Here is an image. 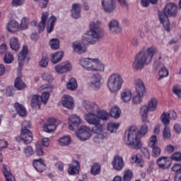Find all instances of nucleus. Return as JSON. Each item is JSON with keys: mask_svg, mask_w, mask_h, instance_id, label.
<instances>
[{"mask_svg": "<svg viewBox=\"0 0 181 181\" xmlns=\"http://www.w3.org/2000/svg\"><path fill=\"white\" fill-rule=\"evenodd\" d=\"M148 132L149 126L145 123L139 127V129L136 126H132L127 131L125 145L132 149H141L144 146L141 138L145 136Z\"/></svg>", "mask_w": 181, "mask_h": 181, "instance_id": "nucleus-1", "label": "nucleus"}, {"mask_svg": "<svg viewBox=\"0 0 181 181\" xmlns=\"http://www.w3.org/2000/svg\"><path fill=\"white\" fill-rule=\"evenodd\" d=\"M84 119L90 125H94L92 128V132L95 134L94 142L96 144L103 142L107 138V132H105V125L100 123L97 112H86L84 115Z\"/></svg>", "mask_w": 181, "mask_h": 181, "instance_id": "nucleus-2", "label": "nucleus"}, {"mask_svg": "<svg viewBox=\"0 0 181 181\" xmlns=\"http://www.w3.org/2000/svg\"><path fill=\"white\" fill-rule=\"evenodd\" d=\"M158 49L154 46L148 47L146 49H141L135 57L132 63V67L134 71H141L145 67V64H149L156 54Z\"/></svg>", "mask_w": 181, "mask_h": 181, "instance_id": "nucleus-3", "label": "nucleus"}, {"mask_svg": "<svg viewBox=\"0 0 181 181\" xmlns=\"http://www.w3.org/2000/svg\"><path fill=\"white\" fill-rule=\"evenodd\" d=\"M178 12L179 8L176 4L168 3L164 8L163 12H160L158 13V19L165 30L167 32H170V22L169 21V17L168 16H170V18H176Z\"/></svg>", "mask_w": 181, "mask_h": 181, "instance_id": "nucleus-4", "label": "nucleus"}, {"mask_svg": "<svg viewBox=\"0 0 181 181\" xmlns=\"http://www.w3.org/2000/svg\"><path fill=\"white\" fill-rule=\"evenodd\" d=\"M78 65L86 71H104L105 66L97 58L81 57L78 60Z\"/></svg>", "mask_w": 181, "mask_h": 181, "instance_id": "nucleus-5", "label": "nucleus"}, {"mask_svg": "<svg viewBox=\"0 0 181 181\" xmlns=\"http://www.w3.org/2000/svg\"><path fill=\"white\" fill-rule=\"evenodd\" d=\"M98 29L97 22L91 21L89 24V30L82 35L83 42H86L88 45H95L101 39Z\"/></svg>", "mask_w": 181, "mask_h": 181, "instance_id": "nucleus-6", "label": "nucleus"}, {"mask_svg": "<svg viewBox=\"0 0 181 181\" xmlns=\"http://www.w3.org/2000/svg\"><path fill=\"white\" fill-rule=\"evenodd\" d=\"M48 19V20H47ZM57 22V18L54 16H51L49 18V12L45 11L41 15L40 22L38 23V32L42 33L46 28L47 23V33H52L54 30V25Z\"/></svg>", "mask_w": 181, "mask_h": 181, "instance_id": "nucleus-7", "label": "nucleus"}, {"mask_svg": "<svg viewBox=\"0 0 181 181\" xmlns=\"http://www.w3.org/2000/svg\"><path fill=\"white\" fill-rule=\"evenodd\" d=\"M124 85V78L119 73H113L110 74L107 81V86L110 91L112 94L118 93Z\"/></svg>", "mask_w": 181, "mask_h": 181, "instance_id": "nucleus-8", "label": "nucleus"}, {"mask_svg": "<svg viewBox=\"0 0 181 181\" xmlns=\"http://www.w3.org/2000/svg\"><path fill=\"white\" fill-rule=\"evenodd\" d=\"M135 91L132 97V103L134 105L141 104L145 94H146V86L142 79L138 78L134 81Z\"/></svg>", "mask_w": 181, "mask_h": 181, "instance_id": "nucleus-9", "label": "nucleus"}, {"mask_svg": "<svg viewBox=\"0 0 181 181\" xmlns=\"http://www.w3.org/2000/svg\"><path fill=\"white\" fill-rule=\"evenodd\" d=\"M93 134H94L93 129H91L88 126L82 125L76 132V136L79 141L86 142V141L91 139Z\"/></svg>", "mask_w": 181, "mask_h": 181, "instance_id": "nucleus-10", "label": "nucleus"}, {"mask_svg": "<svg viewBox=\"0 0 181 181\" xmlns=\"http://www.w3.org/2000/svg\"><path fill=\"white\" fill-rule=\"evenodd\" d=\"M16 142H24V144H30L33 141V135L30 129H21V135L15 138Z\"/></svg>", "mask_w": 181, "mask_h": 181, "instance_id": "nucleus-11", "label": "nucleus"}, {"mask_svg": "<svg viewBox=\"0 0 181 181\" xmlns=\"http://www.w3.org/2000/svg\"><path fill=\"white\" fill-rule=\"evenodd\" d=\"M54 70L57 74H66V73H69V71L73 70V65L66 61L56 65L54 67Z\"/></svg>", "mask_w": 181, "mask_h": 181, "instance_id": "nucleus-12", "label": "nucleus"}, {"mask_svg": "<svg viewBox=\"0 0 181 181\" xmlns=\"http://www.w3.org/2000/svg\"><path fill=\"white\" fill-rule=\"evenodd\" d=\"M58 125L57 119L51 118L48 119L47 123L42 125L43 132H47V134H53L57 129Z\"/></svg>", "mask_w": 181, "mask_h": 181, "instance_id": "nucleus-13", "label": "nucleus"}, {"mask_svg": "<svg viewBox=\"0 0 181 181\" xmlns=\"http://www.w3.org/2000/svg\"><path fill=\"white\" fill-rule=\"evenodd\" d=\"M71 47L74 53H77L78 54H84L87 53V47L84 44L83 40H76L71 45Z\"/></svg>", "mask_w": 181, "mask_h": 181, "instance_id": "nucleus-14", "label": "nucleus"}, {"mask_svg": "<svg viewBox=\"0 0 181 181\" xmlns=\"http://www.w3.org/2000/svg\"><path fill=\"white\" fill-rule=\"evenodd\" d=\"M101 6L104 12L111 13L115 11V0H101Z\"/></svg>", "mask_w": 181, "mask_h": 181, "instance_id": "nucleus-15", "label": "nucleus"}, {"mask_svg": "<svg viewBox=\"0 0 181 181\" xmlns=\"http://www.w3.org/2000/svg\"><path fill=\"white\" fill-rule=\"evenodd\" d=\"M68 124L70 131H76L81 124V118L76 115H72L69 117Z\"/></svg>", "mask_w": 181, "mask_h": 181, "instance_id": "nucleus-16", "label": "nucleus"}, {"mask_svg": "<svg viewBox=\"0 0 181 181\" xmlns=\"http://www.w3.org/2000/svg\"><path fill=\"white\" fill-rule=\"evenodd\" d=\"M111 165L115 170L119 172L124 169L125 162H124V158L122 156H115L111 162Z\"/></svg>", "mask_w": 181, "mask_h": 181, "instance_id": "nucleus-17", "label": "nucleus"}, {"mask_svg": "<svg viewBox=\"0 0 181 181\" xmlns=\"http://www.w3.org/2000/svg\"><path fill=\"white\" fill-rule=\"evenodd\" d=\"M61 103L62 106L67 110H73L74 108V99L70 95H64L62 97Z\"/></svg>", "mask_w": 181, "mask_h": 181, "instance_id": "nucleus-18", "label": "nucleus"}, {"mask_svg": "<svg viewBox=\"0 0 181 181\" xmlns=\"http://www.w3.org/2000/svg\"><path fill=\"white\" fill-rule=\"evenodd\" d=\"M82 107L86 111V112H98V105L94 102L90 100H83Z\"/></svg>", "mask_w": 181, "mask_h": 181, "instance_id": "nucleus-19", "label": "nucleus"}, {"mask_svg": "<svg viewBox=\"0 0 181 181\" xmlns=\"http://www.w3.org/2000/svg\"><path fill=\"white\" fill-rule=\"evenodd\" d=\"M69 175H77L80 172V163L78 160H73L71 163L69 164L67 169Z\"/></svg>", "mask_w": 181, "mask_h": 181, "instance_id": "nucleus-20", "label": "nucleus"}, {"mask_svg": "<svg viewBox=\"0 0 181 181\" xmlns=\"http://www.w3.org/2000/svg\"><path fill=\"white\" fill-rule=\"evenodd\" d=\"M120 100L124 104L132 100V91L131 89L125 88L120 92Z\"/></svg>", "mask_w": 181, "mask_h": 181, "instance_id": "nucleus-21", "label": "nucleus"}, {"mask_svg": "<svg viewBox=\"0 0 181 181\" xmlns=\"http://www.w3.org/2000/svg\"><path fill=\"white\" fill-rule=\"evenodd\" d=\"M109 30L111 33H119L122 30L118 20L112 19L108 23Z\"/></svg>", "mask_w": 181, "mask_h": 181, "instance_id": "nucleus-22", "label": "nucleus"}, {"mask_svg": "<svg viewBox=\"0 0 181 181\" xmlns=\"http://www.w3.org/2000/svg\"><path fill=\"white\" fill-rule=\"evenodd\" d=\"M28 52L29 49L28 46L23 45L21 51L18 53V62L19 67H22V66H23V63H25V60L26 59V56H28Z\"/></svg>", "mask_w": 181, "mask_h": 181, "instance_id": "nucleus-23", "label": "nucleus"}, {"mask_svg": "<svg viewBox=\"0 0 181 181\" xmlns=\"http://www.w3.org/2000/svg\"><path fill=\"white\" fill-rule=\"evenodd\" d=\"M81 8L82 6L80 4H74L71 9V14L74 19H78L81 18Z\"/></svg>", "mask_w": 181, "mask_h": 181, "instance_id": "nucleus-24", "label": "nucleus"}, {"mask_svg": "<svg viewBox=\"0 0 181 181\" xmlns=\"http://www.w3.org/2000/svg\"><path fill=\"white\" fill-rule=\"evenodd\" d=\"M33 165L37 172H44V170H46V163L42 158L33 160Z\"/></svg>", "mask_w": 181, "mask_h": 181, "instance_id": "nucleus-25", "label": "nucleus"}, {"mask_svg": "<svg viewBox=\"0 0 181 181\" xmlns=\"http://www.w3.org/2000/svg\"><path fill=\"white\" fill-rule=\"evenodd\" d=\"M63 57H64V52L59 51L50 55V62L52 64H57V63H60L63 60Z\"/></svg>", "mask_w": 181, "mask_h": 181, "instance_id": "nucleus-26", "label": "nucleus"}, {"mask_svg": "<svg viewBox=\"0 0 181 181\" xmlns=\"http://www.w3.org/2000/svg\"><path fill=\"white\" fill-rule=\"evenodd\" d=\"M102 78L103 77L100 74L93 75L90 81L91 88H94L95 90H98V88L101 87Z\"/></svg>", "mask_w": 181, "mask_h": 181, "instance_id": "nucleus-27", "label": "nucleus"}, {"mask_svg": "<svg viewBox=\"0 0 181 181\" xmlns=\"http://www.w3.org/2000/svg\"><path fill=\"white\" fill-rule=\"evenodd\" d=\"M151 112L150 109L148 107V105H143L139 110V114L141 117L143 122H149L148 119V115Z\"/></svg>", "mask_w": 181, "mask_h": 181, "instance_id": "nucleus-28", "label": "nucleus"}, {"mask_svg": "<svg viewBox=\"0 0 181 181\" xmlns=\"http://www.w3.org/2000/svg\"><path fill=\"white\" fill-rule=\"evenodd\" d=\"M42 105V100H40V95H33L30 99V106L34 110H40Z\"/></svg>", "mask_w": 181, "mask_h": 181, "instance_id": "nucleus-29", "label": "nucleus"}, {"mask_svg": "<svg viewBox=\"0 0 181 181\" xmlns=\"http://www.w3.org/2000/svg\"><path fill=\"white\" fill-rule=\"evenodd\" d=\"M159 104V101L158 98L156 97L151 98L147 103V107L148 110H150V112H155L158 110V105Z\"/></svg>", "mask_w": 181, "mask_h": 181, "instance_id": "nucleus-30", "label": "nucleus"}, {"mask_svg": "<svg viewBox=\"0 0 181 181\" xmlns=\"http://www.w3.org/2000/svg\"><path fill=\"white\" fill-rule=\"evenodd\" d=\"M66 88L69 91H76L78 88V84L77 83V79L74 77H71L66 84Z\"/></svg>", "mask_w": 181, "mask_h": 181, "instance_id": "nucleus-31", "label": "nucleus"}, {"mask_svg": "<svg viewBox=\"0 0 181 181\" xmlns=\"http://www.w3.org/2000/svg\"><path fill=\"white\" fill-rule=\"evenodd\" d=\"M9 46L13 52H18L21 49V42L19 38L16 37H11L9 39Z\"/></svg>", "mask_w": 181, "mask_h": 181, "instance_id": "nucleus-32", "label": "nucleus"}, {"mask_svg": "<svg viewBox=\"0 0 181 181\" xmlns=\"http://www.w3.org/2000/svg\"><path fill=\"white\" fill-rule=\"evenodd\" d=\"M157 165L160 169H168L170 166L169 158L161 157L157 160Z\"/></svg>", "mask_w": 181, "mask_h": 181, "instance_id": "nucleus-33", "label": "nucleus"}, {"mask_svg": "<svg viewBox=\"0 0 181 181\" xmlns=\"http://www.w3.org/2000/svg\"><path fill=\"white\" fill-rule=\"evenodd\" d=\"M57 142L60 146H69L71 144V136L70 135L62 136Z\"/></svg>", "mask_w": 181, "mask_h": 181, "instance_id": "nucleus-34", "label": "nucleus"}, {"mask_svg": "<svg viewBox=\"0 0 181 181\" xmlns=\"http://www.w3.org/2000/svg\"><path fill=\"white\" fill-rule=\"evenodd\" d=\"M6 29L11 33H15L19 30V23L16 21L13 20L7 23Z\"/></svg>", "mask_w": 181, "mask_h": 181, "instance_id": "nucleus-35", "label": "nucleus"}, {"mask_svg": "<svg viewBox=\"0 0 181 181\" xmlns=\"http://www.w3.org/2000/svg\"><path fill=\"white\" fill-rule=\"evenodd\" d=\"M162 138L163 141H169L172 139V131L170 127L165 126L163 130Z\"/></svg>", "mask_w": 181, "mask_h": 181, "instance_id": "nucleus-36", "label": "nucleus"}, {"mask_svg": "<svg viewBox=\"0 0 181 181\" xmlns=\"http://www.w3.org/2000/svg\"><path fill=\"white\" fill-rule=\"evenodd\" d=\"M14 108L20 117H26V109L21 103H16L14 105Z\"/></svg>", "mask_w": 181, "mask_h": 181, "instance_id": "nucleus-37", "label": "nucleus"}, {"mask_svg": "<svg viewBox=\"0 0 181 181\" xmlns=\"http://www.w3.org/2000/svg\"><path fill=\"white\" fill-rule=\"evenodd\" d=\"M101 173V165L97 163H93L90 167V174L97 176Z\"/></svg>", "mask_w": 181, "mask_h": 181, "instance_id": "nucleus-38", "label": "nucleus"}, {"mask_svg": "<svg viewBox=\"0 0 181 181\" xmlns=\"http://www.w3.org/2000/svg\"><path fill=\"white\" fill-rule=\"evenodd\" d=\"M169 76V71L166 68V66H163L158 69V80H162V78H165V77H168Z\"/></svg>", "mask_w": 181, "mask_h": 181, "instance_id": "nucleus-39", "label": "nucleus"}, {"mask_svg": "<svg viewBox=\"0 0 181 181\" xmlns=\"http://www.w3.org/2000/svg\"><path fill=\"white\" fill-rule=\"evenodd\" d=\"M49 45L52 50H59L60 49V41L57 38H52L49 40Z\"/></svg>", "mask_w": 181, "mask_h": 181, "instance_id": "nucleus-40", "label": "nucleus"}, {"mask_svg": "<svg viewBox=\"0 0 181 181\" xmlns=\"http://www.w3.org/2000/svg\"><path fill=\"white\" fill-rule=\"evenodd\" d=\"M98 115V119H99V124H101L100 121L101 119L103 121H107L108 118H110V114L107 113V111L105 110H101L100 112H97Z\"/></svg>", "mask_w": 181, "mask_h": 181, "instance_id": "nucleus-41", "label": "nucleus"}, {"mask_svg": "<svg viewBox=\"0 0 181 181\" xmlns=\"http://www.w3.org/2000/svg\"><path fill=\"white\" fill-rule=\"evenodd\" d=\"M14 86L17 90H25L26 88V83L19 77L16 78Z\"/></svg>", "mask_w": 181, "mask_h": 181, "instance_id": "nucleus-42", "label": "nucleus"}, {"mask_svg": "<svg viewBox=\"0 0 181 181\" xmlns=\"http://www.w3.org/2000/svg\"><path fill=\"white\" fill-rule=\"evenodd\" d=\"M35 146V152L37 156H45V150L43 149L42 144L39 142H37Z\"/></svg>", "mask_w": 181, "mask_h": 181, "instance_id": "nucleus-43", "label": "nucleus"}, {"mask_svg": "<svg viewBox=\"0 0 181 181\" xmlns=\"http://www.w3.org/2000/svg\"><path fill=\"white\" fill-rule=\"evenodd\" d=\"M41 77L44 81H47V83H53L54 81V76L49 72L42 73Z\"/></svg>", "mask_w": 181, "mask_h": 181, "instance_id": "nucleus-44", "label": "nucleus"}, {"mask_svg": "<svg viewBox=\"0 0 181 181\" xmlns=\"http://www.w3.org/2000/svg\"><path fill=\"white\" fill-rule=\"evenodd\" d=\"M160 121L163 124H164L165 127H168V125L170 124L169 112H163L160 115Z\"/></svg>", "mask_w": 181, "mask_h": 181, "instance_id": "nucleus-45", "label": "nucleus"}, {"mask_svg": "<svg viewBox=\"0 0 181 181\" xmlns=\"http://www.w3.org/2000/svg\"><path fill=\"white\" fill-rule=\"evenodd\" d=\"M132 163H136L140 168L144 167V161H142V158L138 156V154H134L132 156Z\"/></svg>", "mask_w": 181, "mask_h": 181, "instance_id": "nucleus-46", "label": "nucleus"}, {"mask_svg": "<svg viewBox=\"0 0 181 181\" xmlns=\"http://www.w3.org/2000/svg\"><path fill=\"white\" fill-rule=\"evenodd\" d=\"M110 115L111 117H112L113 118H115L116 119L119 118L121 115V109H119L117 106H115L111 109Z\"/></svg>", "mask_w": 181, "mask_h": 181, "instance_id": "nucleus-47", "label": "nucleus"}, {"mask_svg": "<svg viewBox=\"0 0 181 181\" xmlns=\"http://www.w3.org/2000/svg\"><path fill=\"white\" fill-rule=\"evenodd\" d=\"M172 91L174 95L177 97L179 100H181V86L174 85L172 88Z\"/></svg>", "mask_w": 181, "mask_h": 181, "instance_id": "nucleus-48", "label": "nucleus"}, {"mask_svg": "<svg viewBox=\"0 0 181 181\" xmlns=\"http://www.w3.org/2000/svg\"><path fill=\"white\" fill-rule=\"evenodd\" d=\"M23 153L26 158H30L35 155V150H33V147L28 146L23 148Z\"/></svg>", "mask_w": 181, "mask_h": 181, "instance_id": "nucleus-49", "label": "nucleus"}, {"mask_svg": "<svg viewBox=\"0 0 181 181\" xmlns=\"http://www.w3.org/2000/svg\"><path fill=\"white\" fill-rule=\"evenodd\" d=\"M39 66L42 69H46L49 66V57L43 56L38 62Z\"/></svg>", "mask_w": 181, "mask_h": 181, "instance_id": "nucleus-50", "label": "nucleus"}, {"mask_svg": "<svg viewBox=\"0 0 181 181\" xmlns=\"http://www.w3.org/2000/svg\"><path fill=\"white\" fill-rule=\"evenodd\" d=\"M158 145V136L156 134H153L149 137L148 146L149 148H152L153 146H156Z\"/></svg>", "mask_w": 181, "mask_h": 181, "instance_id": "nucleus-51", "label": "nucleus"}, {"mask_svg": "<svg viewBox=\"0 0 181 181\" xmlns=\"http://www.w3.org/2000/svg\"><path fill=\"white\" fill-rule=\"evenodd\" d=\"M118 128H119V123L109 122L107 124V129L112 134L117 132Z\"/></svg>", "mask_w": 181, "mask_h": 181, "instance_id": "nucleus-52", "label": "nucleus"}, {"mask_svg": "<svg viewBox=\"0 0 181 181\" xmlns=\"http://www.w3.org/2000/svg\"><path fill=\"white\" fill-rule=\"evenodd\" d=\"M13 60H15V59L13 58V54H12V53L6 52L5 54L4 57V63L6 64H11V63H13Z\"/></svg>", "mask_w": 181, "mask_h": 181, "instance_id": "nucleus-53", "label": "nucleus"}, {"mask_svg": "<svg viewBox=\"0 0 181 181\" xmlns=\"http://www.w3.org/2000/svg\"><path fill=\"white\" fill-rule=\"evenodd\" d=\"M49 97H50V92H47V91L43 92L40 96L41 103H43V104H47V101H49Z\"/></svg>", "mask_w": 181, "mask_h": 181, "instance_id": "nucleus-54", "label": "nucleus"}, {"mask_svg": "<svg viewBox=\"0 0 181 181\" xmlns=\"http://www.w3.org/2000/svg\"><path fill=\"white\" fill-rule=\"evenodd\" d=\"M44 90H49V93L53 91V86L49 83H44L38 88V91H44Z\"/></svg>", "mask_w": 181, "mask_h": 181, "instance_id": "nucleus-55", "label": "nucleus"}, {"mask_svg": "<svg viewBox=\"0 0 181 181\" xmlns=\"http://www.w3.org/2000/svg\"><path fill=\"white\" fill-rule=\"evenodd\" d=\"M28 25H29V20L26 18H23L21 20L19 29H21V30H25V29L28 28Z\"/></svg>", "mask_w": 181, "mask_h": 181, "instance_id": "nucleus-56", "label": "nucleus"}, {"mask_svg": "<svg viewBox=\"0 0 181 181\" xmlns=\"http://www.w3.org/2000/svg\"><path fill=\"white\" fill-rule=\"evenodd\" d=\"M1 171L4 176H8V175L12 174V173H11V168L6 164L2 165Z\"/></svg>", "mask_w": 181, "mask_h": 181, "instance_id": "nucleus-57", "label": "nucleus"}, {"mask_svg": "<svg viewBox=\"0 0 181 181\" xmlns=\"http://www.w3.org/2000/svg\"><path fill=\"white\" fill-rule=\"evenodd\" d=\"M171 159L175 162H181V153L179 151L173 153L171 155Z\"/></svg>", "mask_w": 181, "mask_h": 181, "instance_id": "nucleus-58", "label": "nucleus"}, {"mask_svg": "<svg viewBox=\"0 0 181 181\" xmlns=\"http://www.w3.org/2000/svg\"><path fill=\"white\" fill-rule=\"evenodd\" d=\"M25 4V0H12L11 6L16 8L18 6H22Z\"/></svg>", "mask_w": 181, "mask_h": 181, "instance_id": "nucleus-59", "label": "nucleus"}, {"mask_svg": "<svg viewBox=\"0 0 181 181\" xmlns=\"http://www.w3.org/2000/svg\"><path fill=\"white\" fill-rule=\"evenodd\" d=\"M152 148V151H153V156L156 157V156H159L160 155V147L158 146H154Z\"/></svg>", "mask_w": 181, "mask_h": 181, "instance_id": "nucleus-60", "label": "nucleus"}, {"mask_svg": "<svg viewBox=\"0 0 181 181\" xmlns=\"http://www.w3.org/2000/svg\"><path fill=\"white\" fill-rule=\"evenodd\" d=\"M132 179V171L126 170L124 174L123 180L125 181H129Z\"/></svg>", "mask_w": 181, "mask_h": 181, "instance_id": "nucleus-61", "label": "nucleus"}, {"mask_svg": "<svg viewBox=\"0 0 181 181\" xmlns=\"http://www.w3.org/2000/svg\"><path fill=\"white\" fill-rule=\"evenodd\" d=\"M42 146H45V148H49L50 146V139L47 137H43L41 140Z\"/></svg>", "mask_w": 181, "mask_h": 181, "instance_id": "nucleus-62", "label": "nucleus"}, {"mask_svg": "<svg viewBox=\"0 0 181 181\" xmlns=\"http://www.w3.org/2000/svg\"><path fill=\"white\" fill-rule=\"evenodd\" d=\"M173 129L175 134L180 135L181 134V124L179 123L174 124Z\"/></svg>", "mask_w": 181, "mask_h": 181, "instance_id": "nucleus-63", "label": "nucleus"}, {"mask_svg": "<svg viewBox=\"0 0 181 181\" xmlns=\"http://www.w3.org/2000/svg\"><path fill=\"white\" fill-rule=\"evenodd\" d=\"M173 172H180L181 165L180 163H175L172 167Z\"/></svg>", "mask_w": 181, "mask_h": 181, "instance_id": "nucleus-64", "label": "nucleus"}]
</instances>
